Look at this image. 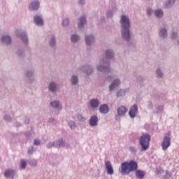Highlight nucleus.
I'll list each match as a JSON object with an SVG mask.
<instances>
[{"label":"nucleus","mask_w":179,"mask_h":179,"mask_svg":"<svg viewBox=\"0 0 179 179\" xmlns=\"http://www.w3.org/2000/svg\"><path fill=\"white\" fill-rule=\"evenodd\" d=\"M15 175V171L8 169L4 172V177L9 179H13Z\"/></svg>","instance_id":"obj_25"},{"label":"nucleus","mask_w":179,"mask_h":179,"mask_svg":"<svg viewBox=\"0 0 179 179\" xmlns=\"http://www.w3.org/2000/svg\"><path fill=\"white\" fill-rule=\"evenodd\" d=\"M178 37V33L176 31H172L171 34V39H176V38Z\"/></svg>","instance_id":"obj_44"},{"label":"nucleus","mask_w":179,"mask_h":179,"mask_svg":"<svg viewBox=\"0 0 179 179\" xmlns=\"http://www.w3.org/2000/svg\"><path fill=\"white\" fill-rule=\"evenodd\" d=\"M148 108L150 110H153V103H152V101H149L148 102Z\"/></svg>","instance_id":"obj_48"},{"label":"nucleus","mask_w":179,"mask_h":179,"mask_svg":"<svg viewBox=\"0 0 179 179\" xmlns=\"http://www.w3.org/2000/svg\"><path fill=\"white\" fill-rule=\"evenodd\" d=\"M71 83L72 86H76L79 84V77L78 76H76V74H73L71 77Z\"/></svg>","instance_id":"obj_27"},{"label":"nucleus","mask_w":179,"mask_h":179,"mask_svg":"<svg viewBox=\"0 0 179 179\" xmlns=\"http://www.w3.org/2000/svg\"><path fill=\"white\" fill-rule=\"evenodd\" d=\"M125 96V90H119L117 92V97H121Z\"/></svg>","instance_id":"obj_37"},{"label":"nucleus","mask_w":179,"mask_h":179,"mask_svg":"<svg viewBox=\"0 0 179 179\" xmlns=\"http://www.w3.org/2000/svg\"><path fill=\"white\" fill-rule=\"evenodd\" d=\"M78 120L80 122H85L86 121V118L83 117V116L81 115H78Z\"/></svg>","instance_id":"obj_46"},{"label":"nucleus","mask_w":179,"mask_h":179,"mask_svg":"<svg viewBox=\"0 0 179 179\" xmlns=\"http://www.w3.org/2000/svg\"><path fill=\"white\" fill-rule=\"evenodd\" d=\"M164 110V105H157V106H155V109L153 110V113L155 114H160L163 112V110Z\"/></svg>","instance_id":"obj_31"},{"label":"nucleus","mask_w":179,"mask_h":179,"mask_svg":"<svg viewBox=\"0 0 179 179\" xmlns=\"http://www.w3.org/2000/svg\"><path fill=\"white\" fill-rule=\"evenodd\" d=\"M176 0H166L164 2V8L169 9L173 7Z\"/></svg>","instance_id":"obj_30"},{"label":"nucleus","mask_w":179,"mask_h":179,"mask_svg":"<svg viewBox=\"0 0 179 179\" xmlns=\"http://www.w3.org/2000/svg\"><path fill=\"white\" fill-rule=\"evenodd\" d=\"M154 14L156 18L157 19H162L164 15V11L162 8H157L154 10Z\"/></svg>","instance_id":"obj_28"},{"label":"nucleus","mask_w":179,"mask_h":179,"mask_svg":"<svg viewBox=\"0 0 179 179\" xmlns=\"http://www.w3.org/2000/svg\"><path fill=\"white\" fill-rule=\"evenodd\" d=\"M14 126H15V127H22V124H21V123L19 122H15V124H14Z\"/></svg>","instance_id":"obj_54"},{"label":"nucleus","mask_w":179,"mask_h":179,"mask_svg":"<svg viewBox=\"0 0 179 179\" xmlns=\"http://www.w3.org/2000/svg\"><path fill=\"white\" fill-rule=\"evenodd\" d=\"M155 74L157 76V78H164V71L163 70H162V69H157L156 71H155Z\"/></svg>","instance_id":"obj_33"},{"label":"nucleus","mask_w":179,"mask_h":179,"mask_svg":"<svg viewBox=\"0 0 179 179\" xmlns=\"http://www.w3.org/2000/svg\"><path fill=\"white\" fill-rule=\"evenodd\" d=\"M48 90L52 94H55L58 90V84L55 81H51L48 84Z\"/></svg>","instance_id":"obj_15"},{"label":"nucleus","mask_w":179,"mask_h":179,"mask_svg":"<svg viewBox=\"0 0 179 179\" xmlns=\"http://www.w3.org/2000/svg\"><path fill=\"white\" fill-rule=\"evenodd\" d=\"M106 169L107 171V173L109 175L114 174V169L113 168V165L110 162H105Z\"/></svg>","instance_id":"obj_22"},{"label":"nucleus","mask_w":179,"mask_h":179,"mask_svg":"<svg viewBox=\"0 0 179 179\" xmlns=\"http://www.w3.org/2000/svg\"><path fill=\"white\" fill-rule=\"evenodd\" d=\"M3 120H5L7 122H12V117L9 115H5L3 117Z\"/></svg>","instance_id":"obj_38"},{"label":"nucleus","mask_w":179,"mask_h":179,"mask_svg":"<svg viewBox=\"0 0 179 179\" xmlns=\"http://www.w3.org/2000/svg\"><path fill=\"white\" fill-rule=\"evenodd\" d=\"M87 46L91 47L95 42V37L93 34H88L85 38Z\"/></svg>","instance_id":"obj_13"},{"label":"nucleus","mask_w":179,"mask_h":179,"mask_svg":"<svg viewBox=\"0 0 179 179\" xmlns=\"http://www.w3.org/2000/svg\"><path fill=\"white\" fill-rule=\"evenodd\" d=\"M178 43H179V41H178Z\"/></svg>","instance_id":"obj_59"},{"label":"nucleus","mask_w":179,"mask_h":179,"mask_svg":"<svg viewBox=\"0 0 179 179\" xmlns=\"http://www.w3.org/2000/svg\"><path fill=\"white\" fill-rule=\"evenodd\" d=\"M41 141H39V140H38V139H36V140H34V145H36V146H38V145H41Z\"/></svg>","instance_id":"obj_52"},{"label":"nucleus","mask_w":179,"mask_h":179,"mask_svg":"<svg viewBox=\"0 0 179 179\" xmlns=\"http://www.w3.org/2000/svg\"><path fill=\"white\" fill-rule=\"evenodd\" d=\"M70 24V19L69 17H65L62 20V25L64 27H67Z\"/></svg>","instance_id":"obj_34"},{"label":"nucleus","mask_w":179,"mask_h":179,"mask_svg":"<svg viewBox=\"0 0 179 179\" xmlns=\"http://www.w3.org/2000/svg\"><path fill=\"white\" fill-rule=\"evenodd\" d=\"M69 126L71 130H75L76 128V123L74 121H69Z\"/></svg>","instance_id":"obj_36"},{"label":"nucleus","mask_w":179,"mask_h":179,"mask_svg":"<svg viewBox=\"0 0 179 179\" xmlns=\"http://www.w3.org/2000/svg\"><path fill=\"white\" fill-rule=\"evenodd\" d=\"M121 85V80L120 78H115L111 82V84L109 85V91L113 92L115 89Z\"/></svg>","instance_id":"obj_11"},{"label":"nucleus","mask_w":179,"mask_h":179,"mask_svg":"<svg viewBox=\"0 0 179 179\" xmlns=\"http://www.w3.org/2000/svg\"><path fill=\"white\" fill-rule=\"evenodd\" d=\"M87 23V19L85 16H81L78 20V28L79 29H83Z\"/></svg>","instance_id":"obj_21"},{"label":"nucleus","mask_w":179,"mask_h":179,"mask_svg":"<svg viewBox=\"0 0 179 179\" xmlns=\"http://www.w3.org/2000/svg\"><path fill=\"white\" fill-rule=\"evenodd\" d=\"M138 143L143 151L148 150V149H149V145H150V135L148 134H143L140 137Z\"/></svg>","instance_id":"obj_4"},{"label":"nucleus","mask_w":179,"mask_h":179,"mask_svg":"<svg viewBox=\"0 0 179 179\" xmlns=\"http://www.w3.org/2000/svg\"><path fill=\"white\" fill-rule=\"evenodd\" d=\"M27 166V162H26L25 160H24V159L20 160V168L22 170L26 169Z\"/></svg>","instance_id":"obj_35"},{"label":"nucleus","mask_w":179,"mask_h":179,"mask_svg":"<svg viewBox=\"0 0 179 179\" xmlns=\"http://www.w3.org/2000/svg\"><path fill=\"white\" fill-rule=\"evenodd\" d=\"M29 122H30V119H29V117H26V118L24 119V123H25L26 124H29Z\"/></svg>","instance_id":"obj_55"},{"label":"nucleus","mask_w":179,"mask_h":179,"mask_svg":"<svg viewBox=\"0 0 179 179\" xmlns=\"http://www.w3.org/2000/svg\"><path fill=\"white\" fill-rule=\"evenodd\" d=\"M50 106L54 109L62 110L60 101H58V100L52 101L51 102H50Z\"/></svg>","instance_id":"obj_24"},{"label":"nucleus","mask_w":179,"mask_h":179,"mask_svg":"<svg viewBox=\"0 0 179 179\" xmlns=\"http://www.w3.org/2000/svg\"><path fill=\"white\" fill-rule=\"evenodd\" d=\"M55 121V118L54 117H50L49 120H48V122H53Z\"/></svg>","instance_id":"obj_56"},{"label":"nucleus","mask_w":179,"mask_h":179,"mask_svg":"<svg viewBox=\"0 0 179 179\" xmlns=\"http://www.w3.org/2000/svg\"><path fill=\"white\" fill-rule=\"evenodd\" d=\"M35 70L34 69H27L24 73V78L27 83L35 82Z\"/></svg>","instance_id":"obj_6"},{"label":"nucleus","mask_w":179,"mask_h":179,"mask_svg":"<svg viewBox=\"0 0 179 179\" xmlns=\"http://www.w3.org/2000/svg\"><path fill=\"white\" fill-rule=\"evenodd\" d=\"M138 105H132V106H131L130 110L129 111V115L131 119H134L135 117H136V115H138Z\"/></svg>","instance_id":"obj_14"},{"label":"nucleus","mask_w":179,"mask_h":179,"mask_svg":"<svg viewBox=\"0 0 179 179\" xmlns=\"http://www.w3.org/2000/svg\"><path fill=\"white\" fill-rule=\"evenodd\" d=\"M128 112V108H127V106H119V108L117 109V115H115V120L117 121L121 120V117L125 116L127 113Z\"/></svg>","instance_id":"obj_8"},{"label":"nucleus","mask_w":179,"mask_h":179,"mask_svg":"<svg viewBox=\"0 0 179 179\" xmlns=\"http://www.w3.org/2000/svg\"><path fill=\"white\" fill-rule=\"evenodd\" d=\"M55 143H56V148H61L66 145V143L64 141L62 138H59Z\"/></svg>","instance_id":"obj_32"},{"label":"nucleus","mask_w":179,"mask_h":179,"mask_svg":"<svg viewBox=\"0 0 179 179\" xmlns=\"http://www.w3.org/2000/svg\"><path fill=\"white\" fill-rule=\"evenodd\" d=\"M178 118H179V101H178Z\"/></svg>","instance_id":"obj_58"},{"label":"nucleus","mask_w":179,"mask_h":179,"mask_svg":"<svg viewBox=\"0 0 179 179\" xmlns=\"http://www.w3.org/2000/svg\"><path fill=\"white\" fill-rule=\"evenodd\" d=\"M159 37L162 39L167 38L169 36L168 29L166 27H160L158 29Z\"/></svg>","instance_id":"obj_10"},{"label":"nucleus","mask_w":179,"mask_h":179,"mask_svg":"<svg viewBox=\"0 0 179 179\" xmlns=\"http://www.w3.org/2000/svg\"><path fill=\"white\" fill-rule=\"evenodd\" d=\"M35 152L34 148L33 146L28 148L27 154L29 155H33Z\"/></svg>","instance_id":"obj_40"},{"label":"nucleus","mask_w":179,"mask_h":179,"mask_svg":"<svg viewBox=\"0 0 179 179\" xmlns=\"http://www.w3.org/2000/svg\"><path fill=\"white\" fill-rule=\"evenodd\" d=\"M52 148H57L56 142H50L48 143L47 148L50 149Z\"/></svg>","instance_id":"obj_39"},{"label":"nucleus","mask_w":179,"mask_h":179,"mask_svg":"<svg viewBox=\"0 0 179 179\" xmlns=\"http://www.w3.org/2000/svg\"><path fill=\"white\" fill-rule=\"evenodd\" d=\"M164 173V170L162 168H158L155 171V173L158 176H161Z\"/></svg>","instance_id":"obj_42"},{"label":"nucleus","mask_w":179,"mask_h":179,"mask_svg":"<svg viewBox=\"0 0 179 179\" xmlns=\"http://www.w3.org/2000/svg\"><path fill=\"white\" fill-rule=\"evenodd\" d=\"M29 164L31 166H36L38 163L37 161L35 159H31L29 161Z\"/></svg>","instance_id":"obj_41"},{"label":"nucleus","mask_w":179,"mask_h":179,"mask_svg":"<svg viewBox=\"0 0 179 179\" xmlns=\"http://www.w3.org/2000/svg\"><path fill=\"white\" fill-rule=\"evenodd\" d=\"M99 123V117L96 115H94L90 117L89 120V124L92 127H97Z\"/></svg>","instance_id":"obj_20"},{"label":"nucleus","mask_w":179,"mask_h":179,"mask_svg":"<svg viewBox=\"0 0 179 179\" xmlns=\"http://www.w3.org/2000/svg\"><path fill=\"white\" fill-rule=\"evenodd\" d=\"M134 171H136V177L138 179H143V178H145L146 173L143 171L138 170V163L135 161H130L129 162H124L121 164L119 169V172L122 176L129 175L131 172Z\"/></svg>","instance_id":"obj_1"},{"label":"nucleus","mask_w":179,"mask_h":179,"mask_svg":"<svg viewBox=\"0 0 179 179\" xmlns=\"http://www.w3.org/2000/svg\"><path fill=\"white\" fill-rule=\"evenodd\" d=\"M96 70L103 73H110V60H106L105 57L100 59L99 64L96 65Z\"/></svg>","instance_id":"obj_3"},{"label":"nucleus","mask_w":179,"mask_h":179,"mask_svg":"<svg viewBox=\"0 0 179 179\" xmlns=\"http://www.w3.org/2000/svg\"><path fill=\"white\" fill-rule=\"evenodd\" d=\"M1 41L6 45H10L12 43V38L10 35H3L1 37Z\"/></svg>","instance_id":"obj_17"},{"label":"nucleus","mask_w":179,"mask_h":179,"mask_svg":"<svg viewBox=\"0 0 179 179\" xmlns=\"http://www.w3.org/2000/svg\"><path fill=\"white\" fill-rule=\"evenodd\" d=\"M16 35L22 39L23 43H29V38L26 31L17 29L16 30Z\"/></svg>","instance_id":"obj_9"},{"label":"nucleus","mask_w":179,"mask_h":179,"mask_svg":"<svg viewBox=\"0 0 179 179\" xmlns=\"http://www.w3.org/2000/svg\"><path fill=\"white\" fill-rule=\"evenodd\" d=\"M152 14H153V9L150 8H148L147 9V15L148 16H152Z\"/></svg>","instance_id":"obj_47"},{"label":"nucleus","mask_w":179,"mask_h":179,"mask_svg":"<svg viewBox=\"0 0 179 179\" xmlns=\"http://www.w3.org/2000/svg\"><path fill=\"white\" fill-rule=\"evenodd\" d=\"M120 33L123 41L129 43L132 38L131 32V19L127 15H122L120 20Z\"/></svg>","instance_id":"obj_2"},{"label":"nucleus","mask_w":179,"mask_h":179,"mask_svg":"<svg viewBox=\"0 0 179 179\" xmlns=\"http://www.w3.org/2000/svg\"><path fill=\"white\" fill-rule=\"evenodd\" d=\"M110 111V108H108V105L107 103H103V105H101L99 107V112L101 114H107Z\"/></svg>","instance_id":"obj_23"},{"label":"nucleus","mask_w":179,"mask_h":179,"mask_svg":"<svg viewBox=\"0 0 179 179\" xmlns=\"http://www.w3.org/2000/svg\"><path fill=\"white\" fill-rule=\"evenodd\" d=\"M17 55L19 56V57H23L24 55V52L23 50H18L17 52Z\"/></svg>","instance_id":"obj_45"},{"label":"nucleus","mask_w":179,"mask_h":179,"mask_svg":"<svg viewBox=\"0 0 179 179\" xmlns=\"http://www.w3.org/2000/svg\"><path fill=\"white\" fill-rule=\"evenodd\" d=\"M90 106L92 109H96L100 106V101L98 98H93L90 101Z\"/></svg>","instance_id":"obj_16"},{"label":"nucleus","mask_w":179,"mask_h":179,"mask_svg":"<svg viewBox=\"0 0 179 179\" xmlns=\"http://www.w3.org/2000/svg\"><path fill=\"white\" fill-rule=\"evenodd\" d=\"M129 150L131 153H136V150L135 149V147L130 146Z\"/></svg>","instance_id":"obj_53"},{"label":"nucleus","mask_w":179,"mask_h":179,"mask_svg":"<svg viewBox=\"0 0 179 179\" xmlns=\"http://www.w3.org/2000/svg\"><path fill=\"white\" fill-rule=\"evenodd\" d=\"M57 45V37L55 35L52 34L49 39V45L51 48H55Z\"/></svg>","instance_id":"obj_26"},{"label":"nucleus","mask_w":179,"mask_h":179,"mask_svg":"<svg viewBox=\"0 0 179 179\" xmlns=\"http://www.w3.org/2000/svg\"><path fill=\"white\" fill-rule=\"evenodd\" d=\"M66 149H71V145H69V144H66Z\"/></svg>","instance_id":"obj_57"},{"label":"nucleus","mask_w":179,"mask_h":179,"mask_svg":"<svg viewBox=\"0 0 179 179\" xmlns=\"http://www.w3.org/2000/svg\"><path fill=\"white\" fill-rule=\"evenodd\" d=\"M137 81L139 83H143L145 81L143 77L139 76V77L137 78Z\"/></svg>","instance_id":"obj_51"},{"label":"nucleus","mask_w":179,"mask_h":179,"mask_svg":"<svg viewBox=\"0 0 179 179\" xmlns=\"http://www.w3.org/2000/svg\"><path fill=\"white\" fill-rule=\"evenodd\" d=\"M80 41V36L78 34H73L71 35V41L73 43H77Z\"/></svg>","instance_id":"obj_29"},{"label":"nucleus","mask_w":179,"mask_h":179,"mask_svg":"<svg viewBox=\"0 0 179 179\" xmlns=\"http://www.w3.org/2000/svg\"><path fill=\"white\" fill-rule=\"evenodd\" d=\"M106 17L108 18L113 17V11L112 10H108L106 13Z\"/></svg>","instance_id":"obj_49"},{"label":"nucleus","mask_w":179,"mask_h":179,"mask_svg":"<svg viewBox=\"0 0 179 179\" xmlns=\"http://www.w3.org/2000/svg\"><path fill=\"white\" fill-rule=\"evenodd\" d=\"M41 2L38 0L31 1L29 5V9L31 11H36L40 8Z\"/></svg>","instance_id":"obj_12"},{"label":"nucleus","mask_w":179,"mask_h":179,"mask_svg":"<svg viewBox=\"0 0 179 179\" xmlns=\"http://www.w3.org/2000/svg\"><path fill=\"white\" fill-rule=\"evenodd\" d=\"M78 70L83 72L87 76H90L94 72V67L92 64L87 63L86 64H82L80 66Z\"/></svg>","instance_id":"obj_5"},{"label":"nucleus","mask_w":179,"mask_h":179,"mask_svg":"<svg viewBox=\"0 0 179 179\" xmlns=\"http://www.w3.org/2000/svg\"><path fill=\"white\" fill-rule=\"evenodd\" d=\"M171 177V173L169 171H166V174L164 176L163 179H169Z\"/></svg>","instance_id":"obj_43"},{"label":"nucleus","mask_w":179,"mask_h":179,"mask_svg":"<svg viewBox=\"0 0 179 179\" xmlns=\"http://www.w3.org/2000/svg\"><path fill=\"white\" fill-rule=\"evenodd\" d=\"M171 132L169 131L164 137L163 141L162 143V148L164 151H166L171 145Z\"/></svg>","instance_id":"obj_7"},{"label":"nucleus","mask_w":179,"mask_h":179,"mask_svg":"<svg viewBox=\"0 0 179 179\" xmlns=\"http://www.w3.org/2000/svg\"><path fill=\"white\" fill-rule=\"evenodd\" d=\"M86 3V1L85 0H78V4L80 6H84Z\"/></svg>","instance_id":"obj_50"},{"label":"nucleus","mask_w":179,"mask_h":179,"mask_svg":"<svg viewBox=\"0 0 179 179\" xmlns=\"http://www.w3.org/2000/svg\"><path fill=\"white\" fill-rule=\"evenodd\" d=\"M105 56H106V59L105 60H110V59H113L114 58V50H113V49H106L105 50Z\"/></svg>","instance_id":"obj_18"},{"label":"nucleus","mask_w":179,"mask_h":179,"mask_svg":"<svg viewBox=\"0 0 179 179\" xmlns=\"http://www.w3.org/2000/svg\"><path fill=\"white\" fill-rule=\"evenodd\" d=\"M34 22L37 26H43L44 24V20L41 15H35L34 17Z\"/></svg>","instance_id":"obj_19"}]
</instances>
